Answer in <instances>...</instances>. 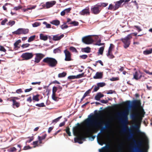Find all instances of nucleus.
I'll use <instances>...</instances> for the list:
<instances>
[{"instance_id":"nucleus-43","label":"nucleus","mask_w":152,"mask_h":152,"mask_svg":"<svg viewBox=\"0 0 152 152\" xmlns=\"http://www.w3.org/2000/svg\"><path fill=\"white\" fill-rule=\"evenodd\" d=\"M69 24H72L74 26H77L78 25L79 23L75 21H73L69 23Z\"/></svg>"},{"instance_id":"nucleus-12","label":"nucleus","mask_w":152,"mask_h":152,"mask_svg":"<svg viewBox=\"0 0 152 152\" xmlns=\"http://www.w3.org/2000/svg\"><path fill=\"white\" fill-rule=\"evenodd\" d=\"M79 13L80 15H89L90 12L89 8L88 7H86L85 9L80 11Z\"/></svg>"},{"instance_id":"nucleus-13","label":"nucleus","mask_w":152,"mask_h":152,"mask_svg":"<svg viewBox=\"0 0 152 152\" xmlns=\"http://www.w3.org/2000/svg\"><path fill=\"white\" fill-rule=\"evenodd\" d=\"M56 2L55 1L47 2L45 3V5L47 8L48 9L52 7L56 4Z\"/></svg>"},{"instance_id":"nucleus-9","label":"nucleus","mask_w":152,"mask_h":152,"mask_svg":"<svg viewBox=\"0 0 152 152\" xmlns=\"http://www.w3.org/2000/svg\"><path fill=\"white\" fill-rule=\"evenodd\" d=\"M33 56L31 53H23L21 56V57L24 60H28L32 58Z\"/></svg>"},{"instance_id":"nucleus-62","label":"nucleus","mask_w":152,"mask_h":152,"mask_svg":"<svg viewBox=\"0 0 152 152\" xmlns=\"http://www.w3.org/2000/svg\"><path fill=\"white\" fill-rule=\"evenodd\" d=\"M29 45H30L29 44L27 43L25 44H23L22 45L21 47L23 48H24L28 47L29 46Z\"/></svg>"},{"instance_id":"nucleus-42","label":"nucleus","mask_w":152,"mask_h":152,"mask_svg":"<svg viewBox=\"0 0 152 152\" xmlns=\"http://www.w3.org/2000/svg\"><path fill=\"white\" fill-rule=\"evenodd\" d=\"M36 105L39 107H43L45 106L44 103H41L39 104H37Z\"/></svg>"},{"instance_id":"nucleus-39","label":"nucleus","mask_w":152,"mask_h":152,"mask_svg":"<svg viewBox=\"0 0 152 152\" xmlns=\"http://www.w3.org/2000/svg\"><path fill=\"white\" fill-rule=\"evenodd\" d=\"M104 124L105 125V126H104V129H107L110 127V125L108 122H104Z\"/></svg>"},{"instance_id":"nucleus-16","label":"nucleus","mask_w":152,"mask_h":152,"mask_svg":"<svg viewBox=\"0 0 152 152\" xmlns=\"http://www.w3.org/2000/svg\"><path fill=\"white\" fill-rule=\"evenodd\" d=\"M103 73L102 72H97L95 76L93 77V78L94 79H101L102 77Z\"/></svg>"},{"instance_id":"nucleus-49","label":"nucleus","mask_w":152,"mask_h":152,"mask_svg":"<svg viewBox=\"0 0 152 152\" xmlns=\"http://www.w3.org/2000/svg\"><path fill=\"white\" fill-rule=\"evenodd\" d=\"M33 100L36 101H38L39 100L38 96L37 95L34 96L33 97Z\"/></svg>"},{"instance_id":"nucleus-33","label":"nucleus","mask_w":152,"mask_h":152,"mask_svg":"<svg viewBox=\"0 0 152 152\" xmlns=\"http://www.w3.org/2000/svg\"><path fill=\"white\" fill-rule=\"evenodd\" d=\"M108 4L107 3H100L98 4V6H99L101 7L102 6L103 7H106Z\"/></svg>"},{"instance_id":"nucleus-28","label":"nucleus","mask_w":152,"mask_h":152,"mask_svg":"<svg viewBox=\"0 0 152 152\" xmlns=\"http://www.w3.org/2000/svg\"><path fill=\"white\" fill-rule=\"evenodd\" d=\"M107 56L110 59H112L115 57L112 54V52H108V53L107 54Z\"/></svg>"},{"instance_id":"nucleus-14","label":"nucleus","mask_w":152,"mask_h":152,"mask_svg":"<svg viewBox=\"0 0 152 152\" xmlns=\"http://www.w3.org/2000/svg\"><path fill=\"white\" fill-rule=\"evenodd\" d=\"M124 0H120L119 1L114 2L115 7L116 10H117L119 7H121V4L124 2Z\"/></svg>"},{"instance_id":"nucleus-18","label":"nucleus","mask_w":152,"mask_h":152,"mask_svg":"<svg viewBox=\"0 0 152 152\" xmlns=\"http://www.w3.org/2000/svg\"><path fill=\"white\" fill-rule=\"evenodd\" d=\"M140 72H136L135 73L133 74V78L136 80H138L139 79H140L142 76L141 75H140Z\"/></svg>"},{"instance_id":"nucleus-8","label":"nucleus","mask_w":152,"mask_h":152,"mask_svg":"<svg viewBox=\"0 0 152 152\" xmlns=\"http://www.w3.org/2000/svg\"><path fill=\"white\" fill-rule=\"evenodd\" d=\"M35 57L34 58V62L38 63L40 60L45 56V55L41 53H37L35 54Z\"/></svg>"},{"instance_id":"nucleus-1","label":"nucleus","mask_w":152,"mask_h":152,"mask_svg":"<svg viewBox=\"0 0 152 152\" xmlns=\"http://www.w3.org/2000/svg\"><path fill=\"white\" fill-rule=\"evenodd\" d=\"M88 118L85 121V124L87 127L84 130L85 134L87 136H90L93 133H96L98 129L103 126L104 121H96V118L92 115H90Z\"/></svg>"},{"instance_id":"nucleus-31","label":"nucleus","mask_w":152,"mask_h":152,"mask_svg":"<svg viewBox=\"0 0 152 152\" xmlns=\"http://www.w3.org/2000/svg\"><path fill=\"white\" fill-rule=\"evenodd\" d=\"M118 151L120 152H122L123 149V143H121L120 144L118 147Z\"/></svg>"},{"instance_id":"nucleus-7","label":"nucleus","mask_w":152,"mask_h":152,"mask_svg":"<svg viewBox=\"0 0 152 152\" xmlns=\"http://www.w3.org/2000/svg\"><path fill=\"white\" fill-rule=\"evenodd\" d=\"M82 41L84 43L86 44H91L93 42V39L90 37V36L83 37Z\"/></svg>"},{"instance_id":"nucleus-20","label":"nucleus","mask_w":152,"mask_h":152,"mask_svg":"<svg viewBox=\"0 0 152 152\" xmlns=\"http://www.w3.org/2000/svg\"><path fill=\"white\" fill-rule=\"evenodd\" d=\"M12 101L13 102L12 105L14 108H15V106L17 108L19 107L20 104L19 102H17L16 100L14 99H12Z\"/></svg>"},{"instance_id":"nucleus-2","label":"nucleus","mask_w":152,"mask_h":152,"mask_svg":"<svg viewBox=\"0 0 152 152\" xmlns=\"http://www.w3.org/2000/svg\"><path fill=\"white\" fill-rule=\"evenodd\" d=\"M134 142V145L132 151L135 152H147V150L148 148V146L147 144L146 145L145 149L143 150L140 148L142 145V142L141 141H138L137 142L134 139H133Z\"/></svg>"},{"instance_id":"nucleus-25","label":"nucleus","mask_w":152,"mask_h":152,"mask_svg":"<svg viewBox=\"0 0 152 152\" xmlns=\"http://www.w3.org/2000/svg\"><path fill=\"white\" fill-rule=\"evenodd\" d=\"M108 9L110 10H116V8L115 7V5H113L112 4H110L109 5V6L108 8Z\"/></svg>"},{"instance_id":"nucleus-6","label":"nucleus","mask_w":152,"mask_h":152,"mask_svg":"<svg viewBox=\"0 0 152 152\" xmlns=\"http://www.w3.org/2000/svg\"><path fill=\"white\" fill-rule=\"evenodd\" d=\"M120 121L122 124L121 130L124 133H127L128 131H129V132L132 131V130L127 126V125L129 124L128 121Z\"/></svg>"},{"instance_id":"nucleus-55","label":"nucleus","mask_w":152,"mask_h":152,"mask_svg":"<svg viewBox=\"0 0 152 152\" xmlns=\"http://www.w3.org/2000/svg\"><path fill=\"white\" fill-rule=\"evenodd\" d=\"M134 27L136 28L138 32H139L142 31V30L140 28V27L138 26H134Z\"/></svg>"},{"instance_id":"nucleus-54","label":"nucleus","mask_w":152,"mask_h":152,"mask_svg":"<svg viewBox=\"0 0 152 152\" xmlns=\"http://www.w3.org/2000/svg\"><path fill=\"white\" fill-rule=\"evenodd\" d=\"M15 23L14 21H10L8 23V25L12 26L15 24Z\"/></svg>"},{"instance_id":"nucleus-52","label":"nucleus","mask_w":152,"mask_h":152,"mask_svg":"<svg viewBox=\"0 0 152 152\" xmlns=\"http://www.w3.org/2000/svg\"><path fill=\"white\" fill-rule=\"evenodd\" d=\"M57 90V88L56 87L54 86L53 88L52 89V94H56V92Z\"/></svg>"},{"instance_id":"nucleus-60","label":"nucleus","mask_w":152,"mask_h":152,"mask_svg":"<svg viewBox=\"0 0 152 152\" xmlns=\"http://www.w3.org/2000/svg\"><path fill=\"white\" fill-rule=\"evenodd\" d=\"M68 79L70 80L76 79L75 75L69 76L68 77Z\"/></svg>"},{"instance_id":"nucleus-57","label":"nucleus","mask_w":152,"mask_h":152,"mask_svg":"<svg viewBox=\"0 0 152 152\" xmlns=\"http://www.w3.org/2000/svg\"><path fill=\"white\" fill-rule=\"evenodd\" d=\"M80 57L82 59H85L88 57V56L86 55H83L80 56Z\"/></svg>"},{"instance_id":"nucleus-41","label":"nucleus","mask_w":152,"mask_h":152,"mask_svg":"<svg viewBox=\"0 0 152 152\" xmlns=\"http://www.w3.org/2000/svg\"><path fill=\"white\" fill-rule=\"evenodd\" d=\"M16 150V149L14 147L11 148L8 150V151L9 152H12L15 151Z\"/></svg>"},{"instance_id":"nucleus-32","label":"nucleus","mask_w":152,"mask_h":152,"mask_svg":"<svg viewBox=\"0 0 152 152\" xmlns=\"http://www.w3.org/2000/svg\"><path fill=\"white\" fill-rule=\"evenodd\" d=\"M134 133L132 131L129 132V135L128 136L127 138L129 140H131L133 139Z\"/></svg>"},{"instance_id":"nucleus-24","label":"nucleus","mask_w":152,"mask_h":152,"mask_svg":"<svg viewBox=\"0 0 152 152\" xmlns=\"http://www.w3.org/2000/svg\"><path fill=\"white\" fill-rule=\"evenodd\" d=\"M82 51L83 52L86 53H89L91 51V48L89 47H87L82 49Z\"/></svg>"},{"instance_id":"nucleus-11","label":"nucleus","mask_w":152,"mask_h":152,"mask_svg":"<svg viewBox=\"0 0 152 152\" xmlns=\"http://www.w3.org/2000/svg\"><path fill=\"white\" fill-rule=\"evenodd\" d=\"M101 10L100 7L98 6V4L91 8L92 12L94 14L99 13Z\"/></svg>"},{"instance_id":"nucleus-22","label":"nucleus","mask_w":152,"mask_h":152,"mask_svg":"<svg viewBox=\"0 0 152 152\" xmlns=\"http://www.w3.org/2000/svg\"><path fill=\"white\" fill-rule=\"evenodd\" d=\"M40 39L41 40L46 41L48 39V37L47 35H44L42 34H40Z\"/></svg>"},{"instance_id":"nucleus-63","label":"nucleus","mask_w":152,"mask_h":152,"mask_svg":"<svg viewBox=\"0 0 152 152\" xmlns=\"http://www.w3.org/2000/svg\"><path fill=\"white\" fill-rule=\"evenodd\" d=\"M68 27V26L67 25H63L61 26V28L62 29L67 28Z\"/></svg>"},{"instance_id":"nucleus-58","label":"nucleus","mask_w":152,"mask_h":152,"mask_svg":"<svg viewBox=\"0 0 152 152\" xmlns=\"http://www.w3.org/2000/svg\"><path fill=\"white\" fill-rule=\"evenodd\" d=\"M0 51L5 52L6 50L5 49L3 46L0 45Z\"/></svg>"},{"instance_id":"nucleus-59","label":"nucleus","mask_w":152,"mask_h":152,"mask_svg":"<svg viewBox=\"0 0 152 152\" xmlns=\"http://www.w3.org/2000/svg\"><path fill=\"white\" fill-rule=\"evenodd\" d=\"M38 142V141H34L33 142V145H34V148H35L37 146H38V145H37Z\"/></svg>"},{"instance_id":"nucleus-29","label":"nucleus","mask_w":152,"mask_h":152,"mask_svg":"<svg viewBox=\"0 0 152 152\" xmlns=\"http://www.w3.org/2000/svg\"><path fill=\"white\" fill-rule=\"evenodd\" d=\"M74 141L75 142H78L79 144H82L83 142L79 138L75 137Z\"/></svg>"},{"instance_id":"nucleus-30","label":"nucleus","mask_w":152,"mask_h":152,"mask_svg":"<svg viewBox=\"0 0 152 152\" xmlns=\"http://www.w3.org/2000/svg\"><path fill=\"white\" fill-rule=\"evenodd\" d=\"M54 53H61V50L59 48L54 49L53 51Z\"/></svg>"},{"instance_id":"nucleus-17","label":"nucleus","mask_w":152,"mask_h":152,"mask_svg":"<svg viewBox=\"0 0 152 152\" xmlns=\"http://www.w3.org/2000/svg\"><path fill=\"white\" fill-rule=\"evenodd\" d=\"M73 132L75 136H77L79 132V129L78 127L77 126L73 127Z\"/></svg>"},{"instance_id":"nucleus-45","label":"nucleus","mask_w":152,"mask_h":152,"mask_svg":"<svg viewBox=\"0 0 152 152\" xmlns=\"http://www.w3.org/2000/svg\"><path fill=\"white\" fill-rule=\"evenodd\" d=\"M114 45L112 44H110L109 47L108 52H112V49L114 48Z\"/></svg>"},{"instance_id":"nucleus-26","label":"nucleus","mask_w":152,"mask_h":152,"mask_svg":"<svg viewBox=\"0 0 152 152\" xmlns=\"http://www.w3.org/2000/svg\"><path fill=\"white\" fill-rule=\"evenodd\" d=\"M51 23L56 26H58L60 24V21L58 20H53L51 22Z\"/></svg>"},{"instance_id":"nucleus-51","label":"nucleus","mask_w":152,"mask_h":152,"mask_svg":"<svg viewBox=\"0 0 152 152\" xmlns=\"http://www.w3.org/2000/svg\"><path fill=\"white\" fill-rule=\"evenodd\" d=\"M40 25V24L38 22H35L34 23L32 24V26L33 27H37L39 26Z\"/></svg>"},{"instance_id":"nucleus-48","label":"nucleus","mask_w":152,"mask_h":152,"mask_svg":"<svg viewBox=\"0 0 152 152\" xmlns=\"http://www.w3.org/2000/svg\"><path fill=\"white\" fill-rule=\"evenodd\" d=\"M69 50L73 52H77V50L76 49L73 47H71L69 48Z\"/></svg>"},{"instance_id":"nucleus-36","label":"nucleus","mask_w":152,"mask_h":152,"mask_svg":"<svg viewBox=\"0 0 152 152\" xmlns=\"http://www.w3.org/2000/svg\"><path fill=\"white\" fill-rule=\"evenodd\" d=\"M66 75V73L65 72H63L60 73L58 75V77H64Z\"/></svg>"},{"instance_id":"nucleus-4","label":"nucleus","mask_w":152,"mask_h":152,"mask_svg":"<svg viewBox=\"0 0 152 152\" xmlns=\"http://www.w3.org/2000/svg\"><path fill=\"white\" fill-rule=\"evenodd\" d=\"M129 113V109H126L124 111L118 113L120 121H128V115Z\"/></svg>"},{"instance_id":"nucleus-10","label":"nucleus","mask_w":152,"mask_h":152,"mask_svg":"<svg viewBox=\"0 0 152 152\" xmlns=\"http://www.w3.org/2000/svg\"><path fill=\"white\" fill-rule=\"evenodd\" d=\"M65 57L64 60L66 61H71V54L70 52L67 49L65 50L64 51Z\"/></svg>"},{"instance_id":"nucleus-34","label":"nucleus","mask_w":152,"mask_h":152,"mask_svg":"<svg viewBox=\"0 0 152 152\" xmlns=\"http://www.w3.org/2000/svg\"><path fill=\"white\" fill-rule=\"evenodd\" d=\"M36 7V5L33 6L31 7H28L26 9H23V10L24 12H26L28 10H31L32 9H35Z\"/></svg>"},{"instance_id":"nucleus-64","label":"nucleus","mask_w":152,"mask_h":152,"mask_svg":"<svg viewBox=\"0 0 152 152\" xmlns=\"http://www.w3.org/2000/svg\"><path fill=\"white\" fill-rule=\"evenodd\" d=\"M145 112L143 110H142L140 112V115L142 118L144 117Z\"/></svg>"},{"instance_id":"nucleus-38","label":"nucleus","mask_w":152,"mask_h":152,"mask_svg":"<svg viewBox=\"0 0 152 152\" xmlns=\"http://www.w3.org/2000/svg\"><path fill=\"white\" fill-rule=\"evenodd\" d=\"M21 42V41L20 39H18L14 43V45L15 48L18 47V45Z\"/></svg>"},{"instance_id":"nucleus-61","label":"nucleus","mask_w":152,"mask_h":152,"mask_svg":"<svg viewBox=\"0 0 152 152\" xmlns=\"http://www.w3.org/2000/svg\"><path fill=\"white\" fill-rule=\"evenodd\" d=\"M119 78L118 77H112L110 79L111 81H115L118 80Z\"/></svg>"},{"instance_id":"nucleus-27","label":"nucleus","mask_w":152,"mask_h":152,"mask_svg":"<svg viewBox=\"0 0 152 152\" xmlns=\"http://www.w3.org/2000/svg\"><path fill=\"white\" fill-rule=\"evenodd\" d=\"M22 34H27L29 31V30L27 28H22Z\"/></svg>"},{"instance_id":"nucleus-3","label":"nucleus","mask_w":152,"mask_h":152,"mask_svg":"<svg viewBox=\"0 0 152 152\" xmlns=\"http://www.w3.org/2000/svg\"><path fill=\"white\" fill-rule=\"evenodd\" d=\"M43 62L47 63L49 66L51 67H55L58 63L57 61L55 58H51L47 57L44 58Z\"/></svg>"},{"instance_id":"nucleus-19","label":"nucleus","mask_w":152,"mask_h":152,"mask_svg":"<svg viewBox=\"0 0 152 152\" xmlns=\"http://www.w3.org/2000/svg\"><path fill=\"white\" fill-rule=\"evenodd\" d=\"M104 95L101 93H98L95 97V99L97 101H100V99L103 97Z\"/></svg>"},{"instance_id":"nucleus-50","label":"nucleus","mask_w":152,"mask_h":152,"mask_svg":"<svg viewBox=\"0 0 152 152\" xmlns=\"http://www.w3.org/2000/svg\"><path fill=\"white\" fill-rule=\"evenodd\" d=\"M66 132L69 136H70L71 135V133L69 131V128L68 127H66Z\"/></svg>"},{"instance_id":"nucleus-21","label":"nucleus","mask_w":152,"mask_h":152,"mask_svg":"<svg viewBox=\"0 0 152 152\" xmlns=\"http://www.w3.org/2000/svg\"><path fill=\"white\" fill-rule=\"evenodd\" d=\"M138 115V114L136 113H132L130 115V117L133 120L136 121L137 119Z\"/></svg>"},{"instance_id":"nucleus-37","label":"nucleus","mask_w":152,"mask_h":152,"mask_svg":"<svg viewBox=\"0 0 152 152\" xmlns=\"http://www.w3.org/2000/svg\"><path fill=\"white\" fill-rule=\"evenodd\" d=\"M84 73H83L82 74L75 75L76 79H78L83 77L84 76Z\"/></svg>"},{"instance_id":"nucleus-15","label":"nucleus","mask_w":152,"mask_h":152,"mask_svg":"<svg viewBox=\"0 0 152 152\" xmlns=\"http://www.w3.org/2000/svg\"><path fill=\"white\" fill-rule=\"evenodd\" d=\"M63 34H62L60 35L58 34H57L53 36V40L54 41H56L60 40L61 39L64 37Z\"/></svg>"},{"instance_id":"nucleus-40","label":"nucleus","mask_w":152,"mask_h":152,"mask_svg":"<svg viewBox=\"0 0 152 152\" xmlns=\"http://www.w3.org/2000/svg\"><path fill=\"white\" fill-rule=\"evenodd\" d=\"M105 85V84L104 83H97V86L99 87H102Z\"/></svg>"},{"instance_id":"nucleus-5","label":"nucleus","mask_w":152,"mask_h":152,"mask_svg":"<svg viewBox=\"0 0 152 152\" xmlns=\"http://www.w3.org/2000/svg\"><path fill=\"white\" fill-rule=\"evenodd\" d=\"M131 34L128 35L124 38H122L121 40L124 44V47L125 48H128L130 43V39L132 38Z\"/></svg>"},{"instance_id":"nucleus-53","label":"nucleus","mask_w":152,"mask_h":152,"mask_svg":"<svg viewBox=\"0 0 152 152\" xmlns=\"http://www.w3.org/2000/svg\"><path fill=\"white\" fill-rule=\"evenodd\" d=\"M143 53L145 55H148L151 53L150 50H146L143 51Z\"/></svg>"},{"instance_id":"nucleus-35","label":"nucleus","mask_w":152,"mask_h":152,"mask_svg":"<svg viewBox=\"0 0 152 152\" xmlns=\"http://www.w3.org/2000/svg\"><path fill=\"white\" fill-rule=\"evenodd\" d=\"M36 37L35 35H33L31 36L28 39V41L30 42L34 40Z\"/></svg>"},{"instance_id":"nucleus-56","label":"nucleus","mask_w":152,"mask_h":152,"mask_svg":"<svg viewBox=\"0 0 152 152\" xmlns=\"http://www.w3.org/2000/svg\"><path fill=\"white\" fill-rule=\"evenodd\" d=\"M91 91V90L90 89H89L85 93V94L83 95V96L86 97L88 95V94L90 93Z\"/></svg>"},{"instance_id":"nucleus-23","label":"nucleus","mask_w":152,"mask_h":152,"mask_svg":"<svg viewBox=\"0 0 152 152\" xmlns=\"http://www.w3.org/2000/svg\"><path fill=\"white\" fill-rule=\"evenodd\" d=\"M22 28L18 29L16 31L12 32L13 34H15L17 35H20L22 34Z\"/></svg>"},{"instance_id":"nucleus-47","label":"nucleus","mask_w":152,"mask_h":152,"mask_svg":"<svg viewBox=\"0 0 152 152\" xmlns=\"http://www.w3.org/2000/svg\"><path fill=\"white\" fill-rule=\"evenodd\" d=\"M62 117V116H60V117H58V118L53 120L52 121V123H56V122H58L59 120H60V119Z\"/></svg>"},{"instance_id":"nucleus-46","label":"nucleus","mask_w":152,"mask_h":152,"mask_svg":"<svg viewBox=\"0 0 152 152\" xmlns=\"http://www.w3.org/2000/svg\"><path fill=\"white\" fill-rule=\"evenodd\" d=\"M104 50V48L103 47H100L98 53L101 55H102Z\"/></svg>"},{"instance_id":"nucleus-44","label":"nucleus","mask_w":152,"mask_h":152,"mask_svg":"<svg viewBox=\"0 0 152 152\" xmlns=\"http://www.w3.org/2000/svg\"><path fill=\"white\" fill-rule=\"evenodd\" d=\"M52 99L55 101H57V99L58 97H56V94H52Z\"/></svg>"}]
</instances>
